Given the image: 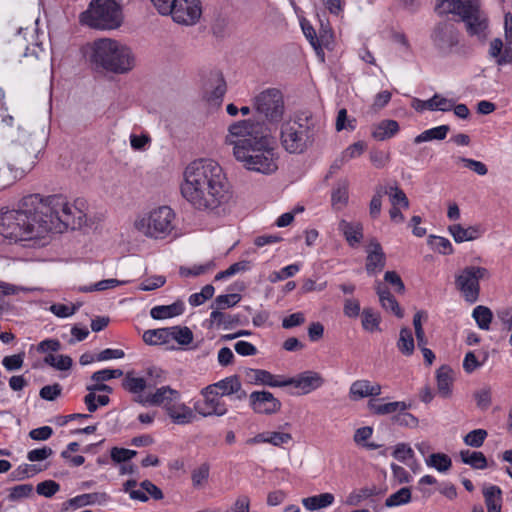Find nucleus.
Here are the masks:
<instances>
[{
  "instance_id": "393cba45",
  "label": "nucleus",
  "mask_w": 512,
  "mask_h": 512,
  "mask_svg": "<svg viewBox=\"0 0 512 512\" xmlns=\"http://www.w3.org/2000/svg\"><path fill=\"white\" fill-rule=\"evenodd\" d=\"M31 169L29 165L15 167L12 164L0 165V190L12 185L16 180L21 179Z\"/></svg>"
},
{
  "instance_id": "8fccbe9b",
  "label": "nucleus",
  "mask_w": 512,
  "mask_h": 512,
  "mask_svg": "<svg viewBox=\"0 0 512 512\" xmlns=\"http://www.w3.org/2000/svg\"><path fill=\"white\" fill-rule=\"evenodd\" d=\"M44 362L61 371L68 370L72 366V359L67 355L48 354L44 358Z\"/></svg>"
},
{
  "instance_id": "b1692460",
  "label": "nucleus",
  "mask_w": 512,
  "mask_h": 512,
  "mask_svg": "<svg viewBox=\"0 0 512 512\" xmlns=\"http://www.w3.org/2000/svg\"><path fill=\"white\" fill-rule=\"evenodd\" d=\"M381 394V386L378 383H371L368 380H356L349 389V397L351 400H359L369 396H379Z\"/></svg>"
},
{
  "instance_id": "2f4dec72",
  "label": "nucleus",
  "mask_w": 512,
  "mask_h": 512,
  "mask_svg": "<svg viewBox=\"0 0 512 512\" xmlns=\"http://www.w3.org/2000/svg\"><path fill=\"white\" fill-rule=\"evenodd\" d=\"M399 131V124L395 120H383L372 131V136L378 141L393 137Z\"/></svg>"
},
{
  "instance_id": "f257e3e1",
  "label": "nucleus",
  "mask_w": 512,
  "mask_h": 512,
  "mask_svg": "<svg viewBox=\"0 0 512 512\" xmlns=\"http://www.w3.org/2000/svg\"><path fill=\"white\" fill-rule=\"evenodd\" d=\"M63 200L55 197L42 198L39 194H31L22 198L17 210H7L0 215V235L14 242L40 239L57 228L54 225H75L64 213L62 219H47L48 210L64 207Z\"/></svg>"
},
{
  "instance_id": "6e6552de",
  "label": "nucleus",
  "mask_w": 512,
  "mask_h": 512,
  "mask_svg": "<svg viewBox=\"0 0 512 512\" xmlns=\"http://www.w3.org/2000/svg\"><path fill=\"white\" fill-rule=\"evenodd\" d=\"M175 213L168 206H161L140 215L134 222L135 229L146 237L164 239L174 229Z\"/></svg>"
},
{
  "instance_id": "dca6fc26",
  "label": "nucleus",
  "mask_w": 512,
  "mask_h": 512,
  "mask_svg": "<svg viewBox=\"0 0 512 512\" xmlns=\"http://www.w3.org/2000/svg\"><path fill=\"white\" fill-rule=\"evenodd\" d=\"M162 374V370L158 368H151L147 372L148 378L144 379L142 377H133L132 374L128 372L122 382V386L130 393L139 394L146 388L156 386L161 382Z\"/></svg>"
},
{
  "instance_id": "338daca9",
  "label": "nucleus",
  "mask_w": 512,
  "mask_h": 512,
  "mask_svg": "<svg viewBox=\"0 0 512 512\" xmlns=\"http://www.w3.org/2000/svg\"><path fill=\"white\" fill-rule=\"evenodd\" d=\"M39 471L40 469H38L36 465L23 464L16 468L11 475L14 480H24L26 478L34 476Z\"/></svg>"
},
{
  "instance_id": "e433bc0d",
  "label": "nucleus",
  "mask_w": 512,
  "mask_h": 512,
  "mask_svg": "<svg viewBox=\"0 0 512 512\" xmlns=\"http://www.w3.org/2000/svg\"><path fill=\"white\" fill-rule=\"evenodd\" d=\"M437 388L441 396L447 397L451 392L452 376L451 370L447 366H442L437 371Z\"/></svg>"
},
{
  "instance_id": "c756f323",
  "label": "nucleus",
  "mask_w": 512,
  "mask_h": 512,
  "mask_svg": "<svg viewBox=\"0 0 512 512\" xmlns=\"http://www.w3.org/2000/svg\"><path fill=\"white\" fill-rule=\"evenodd\" d=\"M334 495L332 493H322L302 499L303 506L309 511H316L326 508L333 504Z\"/></svg>"
},
{
  "instance_id": "0e129e2a",
  "label": "nucleus",
  "mask_w": 512,
  "mask_h": 512,
  "mask_svg": "<svg viewBox=\"0 0 512 512\" xmlns=\"http://www.w3.org/2000/svg\"><path fill=\"white\" fill-rule=\"evenodd\" d=\"M79 307V304L69 306L61 303H55L50 306L49 310L59 318H67L75 314Z\"/></svg>"
},
{
  "instance_id": "13d9d810",
  "label": "nucleus",
  "mask_w": 512,
  "mask_h": 512,
  "mask_svg": "<svg viewBox=\"0 0 512 512\" xmlns=\"http://www.w3.org/2000/svg\"><path fill=\"white\" fill-rule=\"evenodd\" d=\"M366 149L363 141H358L348 146L341 154V163L348 162L351 159L359 157Z\"/></svg>"
},
{
  "instance_id": "f03ea898",
  "label": "nucleus",
  "mask_w": 512,
  "mask_h": 512,
  "mask_svg": "<svg viewBox=\"0 0 512 512\" xmlns=\"http://www.w3.org/2000/svg\"><path fill=\"white\" fill-rule=\"evenodd\" d=\"M181 194L194 209L215 215L225 211L232 197L226 174L212 159H197L185 168Z\"/></svg>"
},
{
  "instance_id": "9d476101",
  "label": "nucleus",
  "mask_w": 512,
  "mask_h": 512,
  "mask_svg": "<svg viewBox=\"0 0 512 512\" xmlns=\"http://www.w3.org/2000/svg\"><path fill=\"white\" fill-rule=\"evenodd\" d=\"M489 276V271L484 267L467 266L456 276L455 284L467 302L475 303L480 294L479 281Z\"/></svg>"
},
{
  "instance_id": "f3484780",
  "label": "nucleus",
  "mask_w": 512,
  "mask_h": 512,
  "mask_svg": "<svg viewBox=\"0 0 512 512\" xmlns=\"http://www.w3.org/2000/svg\"><path fill=\"white\" fill-rule=\"evenodd\" d=\"M205 391L210 394H218L221 396H229L236 394L238 400H242L247 397V393L242 389V384L236 375L226 377L214 384L205 387Z\"/></svg>"
},
{
  "instance_id": "ddd939ff",
  "label": "nucleus",
  "mask_w": 512,
  "mask_h": 512,
  "mask_svg": "<svg viewBox=\"0 0 512 512\" xmlns=\"http://www.w3.org/2000/svg\"><path fill=\"white\" fill-rule=\"evenodd\" d=\"M431 39L440 52L450 53L458 44V32L452 23H439L435 26Z\"/></svg>"
},
{
  "instance_id": "a878e982",
  "label": "nucleus",
  "mask_w": 512,
  "mask_h": 512,
  "mask_svg": "<svg viewBox=\"0 0 512 512\" xmlns=\"http://www.w3.org/2000/svg\"><path fill=\"white\" fill-rule=\"evenodd\" d=\"M338 229L351 247H356L363 238V225L360 222H348L342 219Z\"/></svg>"
},
{
  "instance_id": "69168bd1",
  "label": "nucleus",
  "mask_w": 512,
  "mask_h": 512,
  "mask_svg": "<svg viewBox=\"0 0 512 512\" xmlns=\"http://www.w3.org/2000/svg\"><path fill=\"white\" fill-rule=\"evenodd\" d=\"M60 490V485L53 480H45L36 486V492L44 497L50 498Z\"/></svg>"
},
{
  "instance_id": "680f3d73",
  "label": "nucleus",
  "mask_w": 512,
  "mask_h": 512,
  "mask_svg": "<svg viewBox=\"0 0 512 512\" xmlns=\"http://www.w3.org/2000/svg\"><path fill=\"white\" fill-rule=\"evenodd\" d=\"M488 433L484 429H475L470 431L464 437V443L470 447L479 448L483 445Z\"/></svg>"
},
{
  "instance_id": "37998d69",
  "label": "nucleus",
  "mask_w": 512,
  "mask_h": 512,
  "mask_svg": "<svg viewBox=\"0 0 512 512\" xmlns=\"http://www.w3.org/2000/svg\"><path fill=\"white\" fill-rule=\"evenodd\" d=\"M472 316L475 319V321L480 329H482V330L489 329L490 323L493 318V314L488 307L482 306V305L475 307L473 310Z\"/></svg>"
},
{
  "instance_id": "6e6d98bb",
  "label": "nucleus",
  "mask_w": 512,
  "mask_h": 512,
  "mask_svg": "<svg viewBox=\"0 0 512 512\" xmlns=\"http://www.w3.org/2000/svg\"><path fill=\"white\" fill-rule=\"evenodd\" d=\"M210 318L213 323L223 325L226 329L239 322L238 316L223 313L218 309L211 312Z\"/></svg>"
},
{
  "instance_id": "39448f33",
  "label": "nucleus",
  "mask_w": 512,
  "mask_h": 512,
  "mask_svg": "<svg viewBox=\"0 0 512 512\" xmlns=\"http://www.w3.org/2000/svg\"><path fill=\"white\" fill-rule=\"evenodd\" d=\"M315 137V121L310 113H298L281 124L280 143L290 154L305 153L312 147Z\"/></svg>"
},
{
  "instance_id": "2eb2a0df",
  "label": "nucleus",
  "mask_w": 512,
  "mask_h": 512,
  "mask_svg": "<svg viewBox=\"0 0 512 512\" xmlns=\"http://www.w3.org/2000/svg\"><path fill=\"white\" fill-rule=\"evenodd\" d=\"M325 383L320 373L315 371H305L295 377H284L283 387L293 386L300 390V394L306 395L320 388Z\"/></svg>"
},
{
  "instance_id": "c03bdc74",
  "label": "nucleus",
  "mask_w": 512,
  "mask_h": 512,
  "mask_svg": "<svg viewBox=\"0 0 512 512\" xmlns=\"http://www.w3.org/2000/svg\"><path fill=\"white\" fill-rule=\"evenodd\" d=\"M215 266L214 260H209L204 264L194 265L190 268L180 267L179 273L183 277H196L214 270Z\"/></svg>"
},
{
  "instance_id": "0eeeda50",
  "label": "nucleus",
  "mask_w": 512,
  "mask_h": 512,
  "mask_svg": "<svg viewBox=\"0 0 512 512\" xmlns=\"http://www.w3.org/2000/svg\"><path fill=\"white\" fill-rule=\"evenodd\" d=\"M80 20L92 28L115 29L122 23V9L116 0H92Z\"/></svg>"
},
{
  "instance_id": "72a5a7b5",
  "label": "nucleus",
  "mask_w": 512,
  "mask_h": 512,
  "mask_svg": "<svg viewBox=\"0 0 512 512\" xmlns=\"http://www.w3.org/2000/svg\"><path fill=\"white\" fill-rule=\"evenodd\" d=\"M450 127L448 125H440L428 130L423 131L419 135L414 138L415 144H420L422 142L432 141V140H443L446 138Z\"/></svg>"
},
{
  "instance_id": "4be33fe9",
  "label": "nucleus",
  "mask_w": 512,
  "mask_h": 512,
  "mask_svg": "<svg viewBox=\"0 0 512 512\" xmlns=\"http://www.w3.org/2000/svg\"><path fill=\"white\" fill-rule=\"evenodd\" d=\"M181 394L179 391L171 388L170 386H162L154 393H148L145 396H140L139 402L143 405L150 404L153 406H162L164 409L171 404L174 400H180Z\"/></svg>"
},
{
  "instance_id": "774afa93",
  "label": "nucleus",
  "mask_w": 512,
  "mask_h": 512,
  "mask_svg": "<svg viewBox=\"0 0 512 512\" xmlns=\"http://www.w3.org/2000/svg\"><path fill=\"white\" fill-rule=\"evenodd\" d=\"M241 299L239 294H225L219 295L215 298L214 305L216 309H225L235 306Z\"/></svg>"
},
{
  "instance_id": "423d86ee",
  "label": "nucleus",
  "mask_w": 512,
  "mask_h": 512,
  "mask_svg": "<svg viewBox=\"0 0 512 512\" xmlns=\"http://www.w3.org/2000/svg\"><path fill=\"white\" fill-rule=\"evenodd\" d=\"M436 10L439 14L459 15L469 35L485 37L488 24L485 14L480 10L479 0H439Z\"/></svg>"
},
{
  "instance_id": "a18cd8bd",
  "label": "nucleus",
  "mask_w": 512,
  "mask_h": 512,
  "mask_svg": "<svg viewBox=\"0 0 512 512\" xmlns=\"http://www.w3.org/2000/svg\"><path fill=\"white\" fill-rule=\"evenodd\" d=\"M386 195L389 196L390 203L393 207L409 208V200L402 189L398 186H389Z\"/></svg>"
},
{
  "instance_id": "cd10ccee",
  "label": "nucleus",
  "mask_w": 512,
  "mask_h": 512,
  "mask_svg": "<svg viewBox=\"0 0 512 512\" xmlns=\"http://www.w3.org/2000/svg\"><path fill=\"white\" fill-rule=\"evenodd\" d=\"M369 409L377 415L392 414L397 411H406L410 405L403 401H395L381 404L378 400L371 399L368 402Z\"/></svg>"
},
{
  "instance_id": "7ed1b4c3",
  "label": "nucleus",
  "mask_w": 512,
  "mask_h": 512,
  "mask_svg": "<svg viewBox=\"0 0 512 512\" xmlns=\"http://www.w3.org/2000/svg\"><path fill=\"white\" fill-rule=\"evenodd\" d=\"M235 159L250 171L272 174L278 169L272 137L263 126L250 120L232 123L224 138Z\"/></svg>"
},
{
  "instance_id": "e2e57ef3",
  "label": "nucleus",
  "mask_w": 512,
  "mask_h": 512,
  "mask_svg": "<svg viewBox=\"0 0 512 512\" xmlns=\"http://www.w3.org/2000/svg\"><path fill=\"white\" fill-rule=\"evenodd\" d=\"M33 492L32 484H20L12 487L8 495L10 501H20L28 498Z\"/></svg>"
},
{
  "instance_id": "a19ab883",
  "label": "nucleus",
  "mask_w": 512,
  "mask_h": 512,
  "mask_svg": "<svg viewBox=\"0 0 512 512\" xmlns=\"http://www.w3.org/2000/svg\"><path fill=\"white\" fill-rule=\"evenodd\" d=\"M426 464L439 472H446L451 468L452 461L451 458L444 453H433L426 459Z\"/></svg>"
},
{
  "instance_id": "ea45409f",
  "label": "nucleus",
  "mask_w": 512,
  "mask_h": 512,
  "mask_svg": "<svg viewBox=\"0 0 512 512\" xmlns=\"http://www.w3.org/2000/svg\"><path fill=\"white\" fill-rule=\"evenodd\" d=\"M107 499L108 496L105 493H90L74 497L69 500V503L71 506L82 507L85 505H92L95 503H103L106 502Z\"/></svg>"
},
{
  "instance_id": "1a4fd4ad",
  "label": "nucleus",
  "mask_w": 512,
  "mask_h": 512,
  "mask_svg": "<svg viewBox=\"0 0 512 512\" xmlns=\"http://www.w3.org/2000/svg\"><path fill=\"white\" fill-rule=\"evenodd\" d=\"M256 113L269 123H278L285 112L284 97L277 88H267L252 99Z\"/></svg>"
},
{
  "instance_id": "09e8293b",
  "label": "nucleus",
  "mask_w": 512,
  "mask_h": 512,
  "mask_svg": "<svg viewBox=\"0 0 512 512\" xmlns=\"http://www.w3.org/2000/svg\"><path fill=\"white\" fill-rule=\"evenodd\" d=\"M411 500V491L408 487H403L399 489L397 492L391 494L385 502L387 507L399 506L402 504H407Z\"/></svg>"
},
{
  "instance_id": "4c0bfd02",
  "label": "nucleus",
  "mask_w": 512,
  "mask_h": 512,
  "mask_svg": "<svg viewBox=\"0 0 512 512\" xmlns=\"http://www.w3.org/2000/svg\"><path fill=\"white\" fill-rule=\"evenodd\" d=\"M397 348L405 356L413 354L415 348L414 338L412 331L408 327H403L400 330Z\"/></svg>"
},
{
  "instance_id": "58836bf2",
  "label": "nucleus",
  "mask_w": 512,
  "mask_h": 512,
  "mask_svg": "<svg viewBox=\"0 0 512 512\" xmlns=\"http://www.w3.org/2000/svg\"><path fill=\"white\" fill-rule=\"evenodd\" d=\"M463 463L470 465L474 469H485L487 460L485 455L480 451L464 450L460 452Z\"/></svg>"
},
{
  "instance_id": "aec40b11",
  "label": "nucleus",
  "mask_w": 512,
  "mask_h": 512,
  "mask_svg": "<svg viewBox=\"0 0 512 512\" xmlns=\"http://www.w3.org/2000/svg\"><path fill=\"white\" fill-rule=\"evenodd\" d=\"M227 85L220 71H212L205 84V96L208 102L220 105L226 93Z\"/></svg>"
},
{
  "instance_id": "3c124183",
  "label": "nucleus",
  "mask_w": 512,
  "mask_h": 512,
  "mask_svg": "<svg viewBox=\"0 0 512 512\" xmlns=\"http://www.w3.org/2000/svg\"><path fill=\"white\" fill-rule=\"evenodd\" d=\"M171 338L180 345H189L193 341V333L188 327H169Z\"/></svg>"
},
{
  "instance_id": "f8f14e48",
  "label": "nucleus",
  "mask_w": 512,
  "mask_h": 512,
  "mask_svg": "<svg viewBox=\"0 0 512 512\" xmlns=\"http://www.w3.org/2000/svg\"><path fill=\"white\" fill-rule=\"evenodd\" d=\"M171 10L168 15L175 22L184 25L195 24L202 13L200 0H174Z\"/></svg>"
},
{
  "instance_id": "7c9ffc66",
  "label": "nucleus",
  "mask_w": 512,
  "mask_h": 512,
  "mask_svg": "<svg viewBox=\"0 0 512 512\" xmlns=\"http://www.w3.org/2000/svg\"><path fill=\"white\" fill-rule=\"evenodd\" d=\"M377 294L379 296V301L381 303V306L387 310L393 313L398 318L403 317V310L400 308L397 300L395 297L390 293V291L386 288H381L378 286L377 288Z\"/></svg>"
},
{
  "instance_id": "6ab92c4d",
  "label": "nucleus",
  "mask_w": 512,
  "mask_h": 512,
  "mask_svg": "<svg viewBox=\"0 0 512 512\" xmlns=\"http://www.w3.org/2000/svg\"><path fill=\"white\" fill-rule=\"evenodd\" d=\"M366 264L365 269L369 275L381 272L386 265V255L382 249L380 242L372 238L366 248Z\"/></svg>"
},
{
  "instance_id": "5fc2aeb1",
  "label": "nucleus",
  "mask_w": 512,
  "mask_h": 512,
  "mask_svg": "<svg viewBox=\"0 0 512 512\" xmlns=\"http://www.w3.org/2000/svg\"><path fill=\"white\" fill-rule=\"evenodd\" d=\"M431 111H442L448 112L451 111L454 107V100L450 98H446L441 94H434L431 98Z\"/></svg>"
},
{
  "instance_id": "20e7f679",
  "label": "nucleus",
  "mask_w": 512,
  "mask_h": 512,
  "mask_svg": "<svg viewBox=\"0 0 512 512\" xmlns=\"http://www.w3.org/2000/svg\"><path fill=\"white\" fill-rule=\"evenodd\" d=\"M88 59L96 71L124 74L135 66V57L131 49L111 38H100L89 47Z\"/></svg>"
},
{
  "instance_id": "bb28decb",
  "label": "nucleus",
  "mask_w": 512,
  "mask_h": 512,
  "mask_svg": "<svg viewBox=\"0 0 512 512\" xmlns=\"http://www.w3.org/2000/svg\"><path fill=\"white\" fill-rule=\"evenodd\" d=\"M184 303L181 300L170 305H159L151 309L150 315L153 319L162 320L179 316L184 312Z\"/></svg>"
},
{
  "instance_id": "c85d7f7f",
  "label": "nucleus",
  "mask_w": 512,
  "mask_h": 512,
  "mask_svg": "<svg viewBox=\"0 0 512 512\" xmlns=\"http://www.w3.org/2000/svg\"><path fill=\"white\" fill-rule=\"evenodd\" d=\"M448 230L457 243L475 240L481 234L480 229L476 226L464 228L460 224L451 225Z\"/></svg>"
},
{
  "instance_id": "603ef678",
  "label": "nucleus",
  "mask_w": 512,
  "mask_h": 512,
  "mask_svg": "<svg viewBox=\"0 0 512 512\" xmlns=\"http://www.w3.org/2000/svg\"><path fill=\"white\" fill-rule=\"evenodd\" d=\"M380 317L371 309H364L362 312V327L364 330L374 332L379 330Z\"/></svg>"
},
{
  "instance_id": "f704fd0d",
  "label": "nucleus",
  "mask_w": 512,
  "mask_h": 512,
  "mask_svg": "<svg viewBox=\"0 0 512 512\" xmlns=\"http://www.w3.org/2000/svg\"><path fill=\"white\" fill-rule=\"evenodd\" d=\"M488 512H501V494L498 486H490L483 491Z\"/></svg>"
},
{
  "instance_id": "4468645a",
  "label": "nucleus",
  "mask_w": 512,
  "mask_h": 512,
  "mask_svg": "<svg viewBox=\"0 0 512 512\" xmlns=\"http://www.w3.org/2000/svg\"><path fill=\"white\" fill-rule=\"evenodd\" d=\"M249 405L255 413L264 415L276 414L282 407L280 400L266 390L253 391L249 395Z\"/></svg>"
},
{
  "instance_id": "473e14b6",
  "label": "nucleus",
  "mask_w": 512,
  "mask_h": 512,
  "mask_svg": "<svg viewBox=\"0 0 512 512\" xmlns=\"http://www.w3.org/2000/svg\"><path fill=\"white\" fill-rule=\"evenodd\" d=\"M303 32L306 38L309 40L310 44L316 50L317 54L322 52L323 46H328L331 34L326 29L323 30V33H321L319 37L316 36L315 30L312 26H303Z\"/></svg>"
},
{
  "instance_id": "052dcab7",
  "label": "nucleus",
  "mask_w": 512,
  "mask_h": 512,
  "mask_svg": "<svg viewBox=\"0 0 512 512\" xmlns=\"http://www.w3.org/2000/svg\"><path fill=\"white\" fill-rule=\"evenodd\" d=\"M210 467L207 463L201 464L192 471V484L196 488L202 487L208 480Z\"/></svg>"
},
{
  "instance_id": "864d4df0",
  "label": "nucleus",
  "mask_w": 512,
  "mask_h": 512,
  "mask_svg": "<svg viewBox=\"0 0 512 512\" xmlns=\"http://www.w3.org/2000/svg\"><path fill=\"white\" fill-rule=\"evenodd\" d=\"M124 491L127 492L131 499L146 502L149 498L146 495L145 490L142 488V482L137 487L135 480H128L124 484Z\"/></svg>"
},
{
  "instance_id": "de8ad7c7",
  "label": "nucleus",
  "mask_w": 512,
  "mask_h": 512,
  "mask_svg": "<svg viewBox=\"0 0 512 512\" xmlns=\"http://www.w3.org/2000/svg\"><path fill=\"white\" fill-rule=\"evenodd\" d=\"M387 192L388 188L386 186L379 185L376 187L375 194L373 195L369 206V213L372 218H377L380 215L382 198L387 194Z\"/></svg>"
},
{
  "instance_id": "a211bd4d",
  "label": "nucleus",
  "mask_w": 512,
  "mask_h": 512,
  "mask_svg": "<svg viewBox=\"0 0 512 512\" xmlns=\"http://www.w3.org/2000/svg\"><path fill=\"white\" fill-rule=\"evenodd\" d=\"M201 395L204 397L203 403L197 402L194 405V410L201 416H224L227 413V406L218 394L207 393L204 387L201 390Z\"/></svg>"
},
{
  "instance_id": "49530a36",
  "label": "nucleus",
  "mask_w": 512,
  "mask_h": 512,
  "mask_svg": "<svg viewBox=\"0 0 512 512\" xmlns=\"http://www.w3.org/2000/svg\"><path fill=\"white\" fill-rule=\"evenodd\" d=\"M392 456L396 460L411 466L410 461L414 462L415 453L407 443H398L392 452Z\"/></svg>"
},
{
  "instance_id": "5701e85b",
  "label": "nucleus",
  "mask_w": 512,
  "mask_h": 512,
  "mask_svg": "<svg viewBox=\"0 0 512 512\" xmlns=\"http://www.w3.org/2000/svg\"><path fill=\"white\" fill-rule=\"evenodd\" d=\"M164 410L172 423L177 425H187L196 419L194 410L180 400H174Z\"/></svg>"
},
{
  "instance_id": "bf43d9fd",
  "label": "nucleus",
  "mask_w": 512,
  "mask_h": 512,
  "mask_svg": "<svg viewBox=\"0 0 512 512\" xmlns=\"http://www.w3.org/2000/svg\"><path fill=\"white\" fill-rule=\"evenodd\" d=\"M375 489L362 488L351 492L346 498V504L349 506H358L362 501L373 496Z\"/></svg>"
},
{
  "instance_id": "79ce46f5",
  "label": "nucleus",
  "mask_w": 512,
  "mask_h": 512,
  "mask_svg": "<svg viewBox=\"0 0 512 512\" xmlns=\"http://www.w3.org/2000/svg\"><path fill=\"white\" fill-rule=\"evenodd\" d=\"M332 205L336 209H341L348 202V182L346 180L338 183L332 191Z\"/></svg>"
},
{
  "instance_id": "4d7b16f0",
  "label": "nucleus",
  "mask_w": 512,
  "mask_h": 512,
  "mask_svg": "<svg viewBox=\"0 0 512 512\" xmlns=\"http://www.w3.org/2000/svg\"><path fill=\"white\" fill-rule=\"evenodd\" d=\"M428 243L431 247L443 255H449L453 253V247L451 242L444 237L431 235Z\"/></svg>"
},
{
  "instance_id": "9b49d317",
  "label": "nucleus",
  "mask_w": 512,
  "mask_h": 512,
  "mask_svg": "<svg viewBox=\"0 0 512 512\" xmlns=\"http://www.w3.org/2000/svg\"><path fill=\"white\" fill-rule=\"evenodd\" d=\"M50 197L60 198L63 201L64 207L57 208V209H51L48 210V213L46 214L47 219L51 220H57V218L62 219V216L64 213L66 216L70 218V220L74 221L75 225H65L64 223H60L61 226L59 227L54 223L57 228H51V231L61 233L64 230L70 228V229H79L86 223V203L83 200H76L74 205H70L66 198L62 195H51Z\"/></svg>"
},
{
  "instance_id": "c9c22d12",
  "label": "nucleus",
  "mask_w": 512,
  "mask_h": 512,
  "mask_svg": "<svg viewBox=\"0 0 512 512\" xmlns=\"http://www.w3.org/2000/svg\"><path fill=\"white\" fill-rule=\"evenodd\" d=\"M171 338L169 328L147 330L143 333V341L148 345L167 343Z\"/></svg>"
},
{
  "instance_id": "412c9836",
  "label": "nucleus",
  "mask_w": 512,
  "mask_h": 512,
  "mask_svg": "<svg viewBox=\"0 0 512 512\" xmlns=\"http://www.w3.org/2000/svg\"><path fill=\"white\" fill-rule=\"evenodd\" d=\"M245 381L253 385H262L268 387H283L284 376L274 375L264 369L245 368Z\"/></svg>"
}]
</instances>
